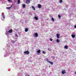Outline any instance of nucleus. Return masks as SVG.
Returning <instances> with one entry per match:
<instances>
[{
    "label": "nucleus",
    "mask_w": 76,
    "mask_h": 76,
    "mask_svg": "<svg viewBox=\"0 0 76 76\" xmlns=\"http://www.w3.org/2000/svg\"><path fill=\"white\" fill-rule=\"evenodd\" d=\"M24 53H25L27 55H29V51H26L24 52Z\"/></svg>",
    "instance_id": "1"
},
{
    "label": "nucleus",
    "mask_w": 76,
    "mask_h": 76,
    "mask_svg": "<svg viewBox=\"0 0 76 76\" xmlns=\"http://www.w3.org/2000/svg\"><path fill=\"white\" fill-rule=\"evenodd\" d=\"M34 35H35V36H34V37H36V38H37V37H38V33H35Z\"/></svg>",
    "instance_id": "2"
},
{
    "label": "nucleus",
    "mask_w": 76,
    "mask_h": 76,
    "mask_svg": "<svg viewBox=\"0 0 76 76\" xmlns=\"http://www.w3.org/2000/svg\"><path fill=\"white\" fill-rule=\"evenodd\" d=\"M26 4H29L30 3V0H27L26 2Z\"/></svg>",
    "instance_id": "3"
},
{
    "label": "nucleus",
    "mask_w": 76,
    "mask_h": 76,
    "mask_svg": "<svg viewBox=\"0 0 76 76\" xmlns=\"http://www.w3.org/2000/svg\"><path fill=\"white\" fill-rule=\"evenodd\" d=\"M12 31L13 30H12V29H11L10 30V31H8V32L9 33H12Z\"/></svg>",
    "instance_id": "4"
},
{
    "label": "nucleus",
    "mask_w": 76,
    "mask_h": 76,
    "mask_svg": "<svg viewBox=\"0 0 76 76\" xmlns=\"http://www.w3.org/2000/svg\"><path fill=\"white\" fill-rule=\"evenodd\" d=\"M42 6H41V5L40 4H39L38 5V8H39V9H41V7Z\"/></svg>",
    "instance_id": "5"
},
{
    "label": "nucleus",
    "mask_w": 76,
    "mask_h": 76,
    "mask_svg": "<svg viewBox=\"0 0 76 76\" xmlns=\"http://www.w3.org/2000/svg\"><path fill=\"white\" fill-rule=\"evenodd\" d=\"M62 73L63 75H64V73H66V72L64 70V71H62Z\"/></svg>",
    "instance_id": "6"
},
{
    "label": "nucleus",
    "mask_w": 76,
    "mask_h": 76,
    "mask_svg": "<svg viewBox=\"0 0 76 76\" xmlns=\"http://www.w3.org/2000/svg\"><path fill=\"white\" fill-rule=\"evenodd\" d=\"M27 31H28V28H26L25 29V32H27Z\"/></svg>",
    "instance_id": "7"
},
{
    "label": "nucleus",
    "mask_w": 76,
    "mask_h": 76,
    "mask_svg": "<svg viewBox=\"0 0 76 76\" xmlns=\"http://www.w3.org/2000/svg\"><path fill=\"white\" fill-rule=\"evenodd\" d=\"M11 8H12V6H11L10 7H7V9H8V10H10V9H11Z\"/></svg>",
    "instance_id": "8"
},
{
    "label": "nucleus",
    "mask_w": 76,
    "mask_h": 76,
    "mask_svg": "<svg viewBox=\"0 0 76 76\" xmlns=\"http://www.w3.org/2000/svg\"><path fill=\"white\" fill-rule=\"evenodd\" d=\"M34 19H35L36 20H38V17H34Z\"/></svg>",
    "instance_id": "9"
},
{
    "label": "nucleus",
    "mask_w": 76,
    "mask_h": 76,
    "mask_svg": "<svg viewBox=\"0 0 76 76\" xmlns=\"http://www.w3.org/2000/svg\"><path fill=\"white\" fill-rule=\"evenodd\" d=\"M64 48H66V49H68V46H65L64 47Z\"/></svg>",
    "instance_id": "10"
},
{
    "label": "nucleus",
    "mask_w": 76,
    "mask_h": 76,
    "mask_svg": "<svg viewBox=\"0 0 76 76\" xmlns=\"http://www.w3.org/2000/svg\"><path fill=\"white\" fill-rule=\"evenodd\" d=\"M22 6L23 7H24V8H25L26 6V5H25V4H23Z\"/></svg>",
    "instance_id": "11"
},
{
    "label": "nucleus",
    "mask_w": 76,
    "mask_h": 76,
    "mask_svg": "<svg viewBox=\"0 0 76 76\" xmlns=\"http://www.w3.org/2000/svg\"><path fill=\"white\" fill-rule=\"evenodd\" d=\"M32 8L34 10H35V7H34V6L32 7Z\"/></svg>",
    "instance_id": "12"
},
{
    "label": "nucleus",
    "mask_w": 76,
    "mask_h": 76,
    "mask_svg": "<svg viewBox=\"0 0 76 76\" xmlns=\"http://www.w3.org/2000/svg\"><path fill=\"white\" fill-rule=\"evenodd\" d=\"M49 63H50V64H51V65H53V62H52L49 61Z\"/></svg>",
    "instance_id": "13"
},
{
    "label": "nucleus",
    "mask_w": 76,
    "mask_h": 76,
    "mask_svg": "<svg viewBox=\"0 0 76 76\" xmlns=\"http://www.w3.org/2000/svg\"><path fill=\"white\" fill-rule=\"evenodd\" d=\"M71 36L72 38H75V35H72Z\"/></svg>",
    "instance_id": "14"
},
{
    "label": "nucleus",
    "mask_w": 76,
    "mask_h": 76,
    "mask_svg": "<svg viewBox=\"0 0 76 76\" xmlns=\"http://www.w3.org/2000/svg\"><path fill=\"white\" fill-rule=\"evenodd\" d=\"M37 52L38 53H40L41 52V50H37Z\"/></svg>",
    "instance_id": "15"
},
{
    "label": "nucleus",
    "mask_w": 76,
    "mask_h": 76,
    "mask_svg": "<svg viewBox=\"0 0 76 76\" xmlns=\"http://www.w3.org/2000/svg\"><path fill=\"white\" fill-rule=\"evenodd\" d=\"M57 38H60V37H59V34H57Z\"/></svg>",
    "instance_id": "16"
},
{
    "label": "nucleus",
    "mask_w": 76,
    "mask_h": 76,
    "mask_svg": "<svg viewBox=\"0 0 76 76\" xmlns=\"http://www.w3.org/2000/svg\"><path fill=\"white\" fill-rule=\"evenodd\" d=\"M18 4H20V0H18Z\"/></svg>",
    "instance_id": "17"
},
{
    "label": "nucleus",
    "mask_w": 76,
    "mask_h": 76,
    "mask_svg": "<svg viewBox=\"0 0 76 76\" xmlns=\"http://www.w3.org/2000/svg\"><path fill=\"white\" fill-rule=\"evenodd\" d=\"M56 41L57 42H60V40L58 39H57L56 40Z\"/></svg>",
    "instance_id": "18"
},
{
    "label": "nucleus",
    "mask_w": 76,
    "mask_h": 76,
    "mask_svg": "<svg viewBox=\"0 0 76 76\" xmlns=\"http://www.w3.org/2000/svg\"><path fill=\"white\" fill-rule=\"evenodd\" d=\"M52 20L53 22H54V18H52Z\"/></svg>",
    "instance_id": "19"
},
{
    "label": "nucleus",
    "mask_w": 76,
    "mask_h": 76,
    "mask_svg": "<svg viewBox=\"0 0 76 76\" xmlns=\"http://www.w3.org/2000/svg\"><path fill=\"white\" fill-rule=\"evenodd\" d=\"M61 15H58V17L59 19H60V18H61Z\"/></svg>",
    "instance_id": "20"
},
{
    "label": "nucleus",
    "mask_w": 76,
    "mask_h": 76,
    "mask_svg": "<svg viewBox=\"0 0 76 76\" xmlns=\"http://www.w3.org/2000/svg\"><path fill=\"white\" fill-rule=\"evenodd\" d=\"M7 1L9 2H12V3H13V2H12V0H7Z\"/></svg>",
    "instance_id": "21"
},
{
    "label": "nucleus",
    "mask_w": 76,
    "mask_h": 76,
    "mask_svg": "<svg viewBox=\"0 0 76 76\" xmlns=\"http://www.w3.org/2000/svg\"><path fill=\"white\" fill-rule=\"evenodd\" d=\"M46 60L48 61V63H49V61H49L48 59V58H46Z\"/></svg>",
    "instance_id": "22"
},
{
    "label": "nucleus",
    "mask_w": 76,
    "mask_h": 76,
    "mask_svg": "<svg viewBox=\"0 0 76 76\" xmlns=\"http://www.w3.org/2000/svg\"><path fill=\"white\" fill-rule=\"evenodd\" d=\"M45 53H45V51H42V53H43V54H45Z\"/></svg>",
    "instance_id": "23"
},
{
    "label": "nucleus",
    "mask_w": 76,
    "mask_h": 76,
    "mask_svg": "<svg viewBox=\"0 0 76 76\" xmlns=\"http://www.w3.org/2000/svg\"><path fill=\"white\" fill-rule=\"evenodd\" d=\"M62 1H62V0H60L59 1L60 3H62Z\"/></svg>",
    "instance_id": "24"
},
{
    "label": "nucleus",
    "mask_w": 76,
    "mask_h": 76,
    "mask_svg": "<svg viewBox=\"0 0 76 76\" xmlns=\"http://www.w3.org/2000/svg\"><path fill=\"white\" fill-rule=\"evenodd\" d=\"M50 41H53V39H52V38H50Z\"/></svg>",
    "instance_id": "25"
},
{
    "label": "nucleus",
    "mask_w": 76,
    "mask_h": 76,
    "mask_svg": "<svg viewBox=\"0 0 76 76\" xmlns=\"http://www.w3.org/2000/svg\"><path fill=\"white\" fill-rule=\"evenodd\" d=\"M3 17V18L4 19L5 18V16L4 15H3L2 16Z\"/></svg>",
    "instance_id": "26"
},
{
    "label": "nucleus",
    "mask_w": 76,
    "mask_h": 76,
    "mask_svg": "<svg viewBox=\"0 0 76 76\" xmlns=\"http://www.w3.org/2000/svg\"><path fill=\"white\" fill-rule=\"evenodd\" d=\"M15 36H16V37H18V35H17V34H15Z\"/></svg>",
    "instance_id": "27"
},
{
    "label": "nucleus",
    "mask_w": 76,
    "mask_h": 76,
    "mask_svg": "<svg viewBox=\"0 0 76 76\" xmlns=\"http://www.w3.org/2000/svg\"><path fill=\"white\" fill-rule=\"evenodd\" d=\"M53 57L54 59H55V57Z\"/></svg>",
    "instance_id": "28"
},
{
    "label": "nucleus",
    "mask_w": 76,
    "mask_h": 76,
    "mask_svg": "<svg viewBox=\"0 0 76 76\" xmlns=\"http://www.w3.org/2000/svg\"><path fill=\"white\" fill-rule=\"evenodd\" d=\"M48 50H49V48H48Z\"/></svg>",
    "instance_id": "29"
},
{
    "label": "nucleus",
    "mask_w": 76,
    "mask_h": 76,
    "mask_svg": "<svg viewBox=\"0 0 76 76\" xmlns=\"http://www.w3.org/2000/svg\"><path fill=\"white\" fill-rule=\"evenodd\" d=\"M75 74H76V72H75Z\"/></svg>",
    "instance_id": "30"
},
{
    "label": "nucleus",
    "mask_w": 76,
    "mask_h": 76,
    "mask_svg": "<svg viewBox=\"0 0 76 76\" xmlns=\"http://www.w3.org/2000/svg\"><path fill=\"white\" fill-rule=\"evenodd\" d=\"M49 67H50V66H49Z\"/></svg>",
    "instance_id": "31"
},
{
    "label": "nucleus",
    "mask_w": 76,
    "mask_h": 76,
    "mask_svg": "<svg viewBox=\"0 0 76 76\" xmlns=\"http://www.w3.org/2000/svg\"><path fill=\"white\" fill-rule=\"evenodd\" d=\"M52 58H53V56H51Z\"/></svg>",
    "instance_id": "32"
},
{
    "label": "nucleus",
    "mask_w": 76,
    "mask_h": 76,
    "mask_svg": "<svg viewBox=\"0 0 76 76\" xmlns=\"http://www.w3.org/2000/svg\"><path fill=\"white\" fill-rule=\"evenodd\" d=\"M2 15H3V14H2Z\"/></svg>",
    "instance_id": "33"
},
{
    "label": "nucleus",
    "mask_w": 76,
    "mask_h": 76,
    "mask_svg": "<svg viewBox=\"0 0 76 76\" xmlns=\"http://www.w3.org/2000/svg\"><path fill=\"white\" fill-rule=\"evenodd\" d=\"M49 51H51V50H50Z\"/></svg>",
    "instance_id": "34"
},
{
    "label": "nucleus",
    "mask_w": 76,
    "mask_h": 76,
    "mask_svg": "<svg viewBox=\"0 0 76 76\" xmlns=\"http://www.w3.org/2000/svg\"><path fill=\"white\" fill-rule=\"evenodd\" d=\"M52 9H53V8L52 7Z\"/></svg>",
    "instance_id": "35"
},
{
    "label": "nucleus",
    "mask_w": 76,
    "mask_h": 76,
    "mask_svg": "<svg viewBox=\"0 0 76 76\" xmlns=\"http://www.w3.org/2000/svg\"><path fill=\"white\" fill-rule=\"evenodd\" d=\"M43 70H44V69H43Z\"/></svg>",
    "instance_id": "36"
}]
</instances>
